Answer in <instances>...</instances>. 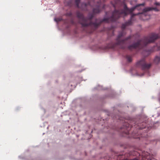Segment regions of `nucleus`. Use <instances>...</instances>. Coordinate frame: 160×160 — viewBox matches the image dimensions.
Here are the masks:
<instances>
[{
    "instance_id": "nucleus-1",
    "label": "nucleus",
    "mask_w": 160,
    "mask_h": 160,
    "mask_svg": "<svg viewBox=\"0 0 160 160\" xmlns=\"http://www.w3.org/2000/svg\"><path fill=\"white\" fill-rule=\"evenodd\" d=\"M105 1V0H103ZM114 2H111L112 5L115 8L113 12L112 16L110 17L104 18L102 20L100 19H96L94 22L92 21V20L95 14L99 13L101 10L104 9L105 5L102 3L100 0H89L88 2L87 3L83 2L81 4L79 7V4L80 0H75V3L77 7L80 8L82 10L88 11V7L92 6V4H94L93 6H96L92 10V13L89 14L87 18L84 17L83 14L79 11L76 12L77 17L80 20V23L83 27H87L88 26L93 27L95 29L98 27L103 22L107 23L110 22H115L120 17L123 16H126L129 13L132 12L135 9L140 10L141 6H143L144 3L137 5L134 7L129 8L127 5L122 2L120 0H114Z\"/></svg>"
},
{
    "instance_id": "nucleus-2",
    "label": "nucleus",
    "mask_w": 160,
    "mask_h": 160,
    "mask_svg": "<svg viewBox=\"0 0 160 160\" xmlns=\"http://www.w3.org/2000/svg\"><path fill=\"white\" fill-rule=\"evenodd\" d=\"M158 11V10L156 8L148 7L144 8L143 10V12L141 13H138L137 14H132L131 18L129 20L123 24L121 28L122 30L120 32L116 39V42L115 43L111 42L107 46V48H114L118 46H120L122 48H124L127 44V41L131 38V36H129L125 38L121 39V38L126 34L124 29L128 26L131 25L132 24V20L133 17L138 14H141V16L142 17H145L147 15V12L152 10Z\"/></svg>"
},
{
    "instance_id": "nucleus-3",
    "label": "nucleus",
    "mask_w": 160,
    "mask_h": 160,
    "mask_svg": "<svg viewBox=\"0 0 160 160\" xmlns=\"http://www.w3.org/2000/svg\"><path fill=\"white\" fill-rule=\"evenodd\" d=\"M160 37L158 34L152 33L148 36L144 37L142 39L138 40L137 42L129 46L128 49L132 50L137 48H140L146 46L148 44L154 42L156 40Z\"/></svg>"
},
{
    "instance_id": "nucleus-4",
    "label": "nucleus",
    "mask_w": 160,
    "mask_h": 160,
    "mask_svg": "<svg viewBox=\"0 0 160 160\" xmlns=\"http://www.w3.org/2000/svg\"><path fill=\"white\" fill-rule=\"evenodd\" d=\"M151 65L152 64L150 63H147L144 58L138 61L136 63V66L141 68L143 70L148 69Z\"/></svg>"
},
{
    "instance_id": "nucleus-5",
    "label": "nucleus",
    "mask_w": 160,
    "mask_h": 160,
    "mask_svg": "<svg viewBox=\"0 0 160 160\" xmlns=\"http://www.w3.org/2000/svg\"><path fill=\"white\" fill-rule=\"evenodd\" d=\"M148 154L149 153L147 152L143 153L142 155V159L143 160H144L145 159L148 160L149 159V156L148 155Z\"/></svg>"
},
{
    "instance_id": "nucleus-6",
    "label": "nucleus",
    "mask_w": 160,
    "mask_h": 160,
    "mask_svg": "<svg viewBox=\"0 0 160 160\" xmlns=\"http://www.w3.org/2000/svg\"><path fill=\"white\" fill-rule=\"evenodd\" d=\"M160 61V57L158 56H156L154 59V62L156 63H158Z\"/></svg>"
},
{
    "instance_id": "nucleus-7",
    "label": "nucleus",
    "mask_w": 160,
    "mask_h": 160,
    "mask_svg": "<svg viewBox=\"0 0 160 160\" xmlns=\"http://www.w3.org/2000/svg\"><path fill=\"white\" fill-rule=\"evenodd\" d=\"M126 58L128 62H130L132 61V57L130 55H127L126 56Z\"/></svg>"
},
{
    "instance_id": "nucleus-8",
    "label": "nucleus",
    "mask_w": 160,
    "mask_h": 160,
    "mask_svg": "<svg viewBox=\"0 0 160 160\" xmlns=\"http://www.w3.org/2000/svg\"><path fill=\"white\" fill-rule=\"evenodd\" d=\"M62 18H55L54 19L55 21L57 22L61 21L62 20Z\"/></svg>"
},
{
    "instance_id": "nucleus-9",
    "label": "nucleus",
    "mask_w": 160,
    "mask_h": 160,
    "mask_svg": "<svg viewBox=\"0 0 160 160\" xmlns=\"http://www.w3.org/2000/svg\"><path fill=\"white\" fill-rule=\"evenodd\" d=\"M151 50H149V51H146L145 53L147 54V55H146V57H147L148 56V55H149L151 53Z\"/></svg>"
},
{
    "instance_id": "nucleus-10",
    "label": "nucleus",
    "mask_w": 160,
    "mask_h": 160,
    "mask_svg": "<svg viewBox=\"0 0 160 160\" xmlns=\"http://www.w3.org/2000/svg\"><path fill=\"white\" fill-rule=\"evenodd\" d=\"M155 4L156 5H159L160 4L159 2H156L155 3Z\"/></svg>"
},
{
    "instance_id": "nucleus-11",
    "label": "nucleus",
    "mask_w": 160,
    "mask_h": 160,
    "mask_svg": "<svg viewBox=\"0 0 160 160\" xmlns=\"http://www.w3.org/2000/svg\"><path fill=\"white\" fill-rule=\"evenodd\" d=\"M125 133L127 134H128V132H125Z\"/></svg>"
},
{
    "instance_id": "nucleus-12",
    "label": "nucleus",
    "mask_w": 160,
    "mask_h": 160,
    "mask_svg": "<svg viewBox=\"0 0 160 160\" xmlns=\"http://www.w3.org/2000/svg\"><path fill=\"white\" fill-rule=\"evenodd\" d=\"M142 19L143 20H145L146 19H147L142 18Z\"/></svg>"
},
{
    "instance_id": "nucleus-13",
    "label": "nucleus",
    "mask_w": 160,
    "mask_h": 160,
    "mask_svg": "<svg viewBox=\"0 0 160 160\" xmlns=\"http://www.w3.org/2000/svg\"><path fill=\"white\" fill-rule=\"evenodd\" d=\"M107 12H106V14L107 15Z\"/></svg>"
},
{
    "instance_id": "nucleus-14",
    "label": "nucleus",
    "mask_w": 160,
    "mask_h": 160,
    "mask_svg": "<svg viewBox=\"0 0 160 160\" xmlns=\"http://www.w3.org/2000/svg\"><path fill=\"white\" fill-rule=\"evenodd\" d=\"M140 129H142V128H140Z\"/></svg>"
},
{
    "instance_id": "nucleus-15",
    "label": "nucleus",
    "mask_w": 160,
    "mask_h": 160,
    "mask_svg": "<svg viewBox=\"0 0 160 160\" xmlns=\"http://www.w3.org/2000/svg\"><path fill=\"white\" fill-rule=\"evenodd\" d=\"M159 50H160V48L159 49Z\"/></svg>"
}]
</instances>
